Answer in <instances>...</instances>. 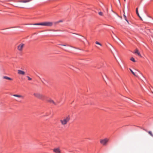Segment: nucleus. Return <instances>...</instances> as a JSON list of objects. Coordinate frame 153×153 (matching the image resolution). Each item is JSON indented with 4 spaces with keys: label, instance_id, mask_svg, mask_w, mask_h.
<instances>
[{
    "label": "nucleus",
    "instance_id": "f257e3e1",
    "mask_svg": "<svg viewBox=\"0 0 153 153\" xmlns=\"http://www.w3.org/2000/svg\"><path fill=\"white\" fill-rule=\"evenodd\" d=\"M32 25H42L51 27L52 26L53 23L51 22H44L39 23H35Z\"/></svg>",
    "mask_w": 153,
    "mask_h": 153
},
{
    "label": "nucleus",
    "instance_id": "f03ea898",
    "mask_svg": "<svg viewBox=\"0 0 153 153\" xmlns=\"http://www.w3.org/2000/svg\"><path fill=\"white\" fill-rule=\"evenodd\" d=\"M33 95L36 98H38L42 100H45V96L39 93H34Z\"/></svg>",
    "mask_w": 153,
    "mask_h": 153
},
{
    "label": "nucleus",
    "instance_id": "7ed1b4c3",
    "mask_svg": "<svg viewBox=\"0 0 153 153\" xmlns=\"http://www.w3.org/2000/svg\"><path fill=\"white\" fill-rule=\"evenodd\" d=\"M109 140V139L105 138L103 139H101L100 140V142L101 144L104 146H106L107 143Z\"/></svg>",
    "mask_w": 153,
    "mask_h": 153
},
{
    "label": "nucleus",
    "instance_id": "20e7f679",
    "mask_svg": "<svg viewBox=\"0 0 153 153\" xmlns=\"http://www.w3.org/2000/svg\"><path fill=\"white\" fill-rule=\"evenodd\" d=\"M24 45V44L21 43L17 47L19 51H21L22 50V48Z\"/></svg>",
    "mask_w": 153,
    "mask_h": 153
},
{
    "label": "nucleus",
    "instance_id": "39448f33",
    "mask_svg": "<svg viewBox=\"0 0 153 153\" xmlns=\"http://www.w3.org/2000/svg\"><path fill=\"white\" fill-rule=\"evenodd\" d=\"M60 121L62 125H65L67 123V117L63 120H61Z\"/></svg>",
    "mask_w": 153,
    "mask_h": 153
},
{
    "label": "nucleus",
    "instance_id": "423d86ee",
    "mask_svg": "<svg viewBox=\"0 0 153 153\" xmlns=\"http://www.w3.org/2000/svg\"><path fill=\"white\" fill-rule=\"evenodd\" d=\"M47 101L49 102L52 103L54 105H56V103H55L53 100H52L51 98L47 100Z\"/></svg>",
    "mask_w": 153,
    "mask_h": 153
},
{
    "label": "nucleus",
    "instance_id": "0eeeda50",
    "mask_svg": "<svg viewBox=\"0 0 153 153\" xmlns=\"http://www.w3.org/2000/svg\"><path fill=\"white\" fill-rule=\"evenodd\" d=\"M53 151L55 153H60L61 152L59 148L54 149Z\"/></svg>",
    "mask_w": 153,
    "mask_h": 153
},
{
    "label": "nucleus",
    "instance_id": "6e6552de",
    "mask_svg": "<svg viewBox=\"0 0 153 153\" xmlns=\"http://www.w3.org/2000/svg\"><path fill=\"white\" fill-rule=\"evenodd\" d=\"M134 53L135 54H137L140 57L142 56L141 55L140 53L139 52V51L138 50V49H136L134 50Z\"/></svg>",
    "mask_w": 153,
    "mask_h": 153
},
{
    "label": "nucleus",
    "instance_id": "1a4fd4ad",
    "mask_svg": "<svg viewBox=\"0 0 153 153\" xmlns=\"http://www.w3.org/2000/svg\"><path fill=\"white\" fill-rule=\"evenodd\" d=\"M41 81L43 83L45 84V85H46V84L48 83V81L45 80L44 78L41 79L40 77H39Z\"/></svg>",
    "mask_w": 153,
    "mask_h": 153
},
{
    "label": "nucleus",
    "instance_id": "9d476101",
    "mask_svg": "<svg viewBox=\"0 0 153 153\" xmlns=\"http://www.w3.org/2000/svg\"><path fill=\"white\" fill-rule=\"evenodd\" d=\"M18 74H19L24 75L25 74V72L22 71L20 70H18Z\"/></svg>",
    "mask_w": 153,
    "mask_h": 153
},
{
    "label": "nucleus",
    "instance_id": "9b49d317",
    "mask_svg": "<svg viewBox=\"0 0 153 153\" xmlns=\"http://www.w3.org/2000/svg\"><path fill=\"white\" fill-rule=\"evenodd\" d=\"M12 95L14 97H16L19 98H23L24 97L21 95H17V94H13Z\"/></svg>",
    "mask_w": 153,
    "mask_h": 153
},
{
    "label": "nucleus",
    "instance_id": "f8f14e48",
    "mask_svg": "<svg viewBox=\"0 0 153 153\" xmlns=\"http://www.w3.org/2000/svg\"><path fill=\"white\" fill-rule=\"evenodd\" d=\"M31 1V0H21V1H19V2H22V3H26V2H29Z\"/></svg>",
    "mask_w": 153,
    "mask_h": 153
},
{
    "label": "nucleus",
    "instance_id": "ddd939ff",
    "mask_svg": "<svg viewBox=\"0 0 153 153\" xmlns=\"http://www.w3.org/2000/svg\"><path fill=\"white\" fill-rule=\"evenodd\" d=\"M3 78L4 79H8L9 80H12V79L11 78L9 77L8 76H4L3 77Z\"/></svg>",
    "mask_w": 153,
    "mask_h": 153
},
{
    "label": "nucleus",
    "instance_id": "4468645a",
    "mask_svg": "<svg viewBox=\"0 0 153 153\" xmlns=\"http://www.w3.org/2000/svg\"><path fill=\"white\" fill-rule=\"evenodd\" d=\"M124 14L123 15V16H124V18L125 19V20L127 22L128 24H129V23L127 19L126 16L125 15V13L124 11Z\"/></svg>",
    "mask_w": 153,
    "mask_h": 153
},
{
    "label": "nucleus",
    "instance_id": "2eb2a0df",
    "mask_svg": "<svg viewBox=\"0 0 153 153\" xmlns=\"http://www.w3.org/2000/svg\"><path fill=\"white\" fill-rule=\"evenodd\" d=\"M136 14H137V15L141 19L139 14V13H138V8H136Z\"/></svg>",
    "mask_w": 153,
    "mask_h": 153
},
{
    "label": "nucleus",
    "instance_id": "dca6fc26",
    "mask_svg": "<svg viewBox=\"0 0 153 153\" xmlns=\"http://www.w3.org/2000/svg\"><path fill=\"white\" fill-rule=\"evenodd\" d=\"M148 133L150 136L153 137V134L151 131H149L148 132Z\"/></svg>",
    "mask_w": 153,
    "mask_h": 153
},
{
    "label": "nucleus",
    "instance_id": "f3484780",
    "mask_svg": "<svg viewBox=\"0 0 153 153\" xmlns=\"http://www.w3.org/2000/svg\"><path fill=\"white\" fill-rule=\"evenodd\" d=\"M129 70L131 71V72L132 73V74L135 76H137V75L135 74L134 73V72L132 71V70L130 68H129Z\"/></svg>",
    "mask_w": 153,
    "mask_h": 153
},
{
    "label": "nucleus",
    "instance_id": "a211bd4d",
    "mask_svg": "<svg viewBox=\"0 0 153 153\" xmlns=\"http://www.w3.org/2000/svg\"><path fill=\"white\" fill-rule=\"evenodd\" d=\"M130 60L134 62H136V61L134 60V59L133 57L131 58L130 59Z\"/></svg>",
    "mask_w": 153,
    "mask_h": 153
},
{
    "label": "nucleus",
    "instance_id": "6ab92c4d",
    "mask_svg": "<svg viewBox=\"0 0 153 153\" xmlns=\"http://www.w3.org/2000/svg\"><path fill=\"white\" fill-rule=\"evenodd\" d=\"M98 14L100 16H103V13L102 12H99L98 13Z\"/></svg>",
    "mask_w": 153,
    "mask_h": 153
},
{
    "label": "nucleus",
    "instance_id": "aec40b11",
    "mask_svg": "<svg viewBox=\"0 0 153 153\" xmlns=\"http://www.w3.org/2000/svg\"><path fill=\"white\" fill-rule=\"evenodd\" d=\"M96 44L97 45H99L100 46H102V45L98 42H95Z\"/></svg>",
    "mask_w": 153,
    "mask_h": 153
},
{
    "label": "nucleus",
    "instance_id": "412c9836",
    "mask_svg": "<svg viewBox=\"0 0 153 153\" xmlns=\"http://www.w3.org/2000/svg\"><path fill=\"white\" fill-rule=\"evenodd\" d=\"M49 31H59V30H50Z\"/></svg>",
    "mask_w": 153,
    "mask_h": 153
},
{
    "label": "nucleus",
    "instance_id": "4be33fe9",
    "mask_svg": "<svg viewBox=\"0 0 153 153\" xmlns=\"http://www.w3.org/2000/svg\"><path fill=\"white\" fill-rule=\"evenodd\" d=\"M27 77L28 80H31V79H32L31 78H30L29 76H27Z\"/></svg>",
    "mask_w": 153,
    "mask_h": 153
},
{
    "label": "nucleus",
    "instance_id": "5701e85b",
    "mask_svg": "<svg viewBox=\"0 0 153 153\" xmlns=\"http://www.w3.org/2000/svg\"><path fill=\"white\" fill-rule=\"evenodd\" d=\"M59 45H60L61 46H64V47H66V45H62V44H60Z\"/></svg>",
    "mask_w": 153,
    "mask_h": 153
},
{
    "label": "nucleus",
    "instance_id": "b1692460",
    "mask_svg": "<svg viewBox=\"0 0 153 153\" xmlns=\"http://www.w3.org/2000/svg\"><path fill=\"white\" fill-rule=\"evenodd\" d=\"M60 48H62V49L65 50V51H66V49H65V48H63V47H59Z\"/></svg>",
    "mask_w": 153,
    "mask_h": 153
},
{
    "label": "nucleus",
    "instance_id": "393cba45",
    "mask_svg": "<svg viewBox=\"0 0 153 153\" xmlns=\"http://www.w3.org/2000/svg\"><path fill=\"white\" fill-rule=\"evenodd\" d=\"M58 23H59V22H58V21L56 22H55V23H54L55 24H58Z\"/></svg>",
    "mask_w": 153,
    "mask_h": 153
},
{
    "label": "nucleus",
    "instance_id": "a878e982",
    "mask_svg": "<svg viewBox=\"0 0 153 153\" xmlns=\"http://www.w3.org/2000/svg\"><path fill=\"white\" fill-rule=\"evenodd\" d=\"M62 22V20H60L59 21H58V22H59V23Z\"/></svg>",
    "mask_w": 153,
    "mask_h": 153
},
{
    "label": "nucleus",
    "instance_id": "bb28decb",
    "mask_svg": "<svg viewBox=\"0 0 153 153\" xmlns=\"http://www.w3.org/2000/svg\"><path fill=\"white\" fill-rule=\"evenodd\" d=\"M67 119H68V121L69 120V119L68 118H68H67Z\"/></svg>",
    "mask_w": 153,
    "mask_h": 153
},
{
    "label": "nucleus",
    "instance_id": "cd10ccee",
    "mask_svg": "<svg viewBox=\"0 0 153 153\" xmlns=\"http://www.w3.org/2000/svg\"><path fill=\"white\" fill-rule=\"evenodd\" d=\"M124 1H126V0H124Z\"/></svg>",
    "mask_w": 153,
    "mask_h": 153
},
{
    "label": "nucleus",
    "instance_id": "c85d7f7f",
    "mask_svg": "<svg viewBox=\"0 0 153 153\" xmlns=\"http://www.w3.org/2000/svg\"><path fill=\"white\" fill-rule=\"evenodd\" d=\"M109 45H110L111 46V44H109Z\"/></svg>",
    "mask_w": 153,
    "mask_h": 153
},
{
    "label": "nucleus",
    "instance_id": "c756f323",
    "mask_svg": "<svg viewBox=\"0 0 153 153\" xmlns=\"http://www.w3.org/2000/svg\"><path fill=\"white\" fill-rule=\"evenodd\" d=\"M118 1H119V2H120V1H119V0H118Z\"/></svg>",
    "mask_w": 153,
    "mask_h": 153
},
{
    "label": "nucleus",
    "instance_id": "7c9ffc66",
    "mask_svg": "<svg viewBox=\"0 0 153 153\" xmlns=\"http://www.w3.org/2000/svg\"><path fill=\"white\" fill-rule=\"evenodd\" d=\"M152 93L153 94V92H152Z\"/></svg>",
    "mask_w": 153,
    "mask_h": 153
},
{
    "label": "nucleus",
    "instance_id": "2f4dec72",
    "mask_svg": "<svg viewBox=\"0 0 153 153\" xmlns=\"http://www.w3.org/2000/svg\"><path fill=\"white\" fill-rule=\"evenodd\" d=\"M0 1H1L0 0Z\"/></svg>",
    "mask_w": 153,
    "mask_h": 153
}]
</instances>
